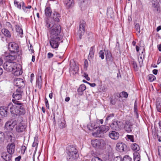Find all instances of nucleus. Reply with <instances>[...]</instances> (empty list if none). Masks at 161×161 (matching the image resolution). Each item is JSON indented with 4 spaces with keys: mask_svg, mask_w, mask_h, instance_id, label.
Masks as SVG:
<instances>
[{
    "mask_svg": "<svg viewBox=\"0 0 161 161\" xmlns=\"http://www.w3.org/2000/svg\"><path fill=\"white\" fill-rule=\"evenodd\" d=\"M53 19L55 21L58 22L59 21V18L60 17V14L57 12H55L53 13Z\"/></svg>",
    "mask_w": 161,
    "mask_h": 161,
    "instance_id": "obj_35",
    "label": "nucleus"
},
{
    "mask_svg": "<svg viewBox=\"0 0 161 161\" xmlns=\"http://www.w3.org/2000/svg\"><path fill=\"white\" fill-rule=\"evenodd\" d=\"M22 92L19 88L18 89L13 95V97L14 99L12 100L13 103L14 101H18L17 100H20L22 98Z\"/></svg>",
    "mask_w": 161,
    "mask_h": 161,
    "instance_id": "obj_11",
    "label": "nucleus"
},
{
    "mask_svg": "<svg viewBox=\"0 0 161 161\" xmlns=\"http://www.w3.org/2000/svg\"><path fill=\"white\" fill-rule=\"evenodd\" d=\"M131 149L136 152L139 150L140 147L136 143L132 144L131 145Z\"/></svg>",
    "mask_w": 161,
    "mask_h": 161,
    "instance_id": "obj_37",
    "label": "nucleus"
},
{
    "mask_svg": "<svg viewBox=\"0 0 161 161\" xmlns=\"http://www.w3.org/2000/svg\"><path fill=\"white\" fill-rule=\"evenodd\" d=\"M121 123V122L120 121L114 119L109 125L112 130L119 131L120 129Z\"/></svg>",
    "mask_w": 161,
    "mask_h": 161,
    "instance_id": "obj_6",
    "label": "nucleus"
},
{
    "mask_svg": "<svg viewBox=\"0 0 161 161\" xmlns=\"http://www.w3.org/2000/svg\"><path fill=\"white\" fill-rule=\"evenodd\" d=\"M135 28L136 31L138 32V34H139L140 32V26L139 23H137L136 24Z\"/></svg>",
    "mask_w": 161,
    "mask_h": 161,
    "instance_id": "obj_40",
    "label": "nucleus"
},
{
    "mask_svg": "<svg viewBox=\"0 0 161 161\" xmlns=\"http://www.w3.org/2000/svg\"><path fill=\"white\" fill-rule=\"evenodd\" d=\"M116 149L121 153L126 152L128 150L127 145L123 142L118 143L117 144Z\"/></svg>",
    "mask_w": 161,
    "mask_h": 161,
    "instance_id": "obj_10",
    "label": "nucleus"
},
{
    "mask_svg": "<svg viewBox=\"0 0 161 161\" xmlns=\"http://www.w3.org/2000/svg\"><path fill=\"white\" fill-rule=\"evenodd\" d=\"M88 66V63L87 60L86 59L84 61V66L85 68H87Z\"/></svg>",
    "mask_w": 161,
    "mask_h": 161,
    "instance_id": "obj_60",
    "label": "nucleus"
},
{
    "mask_svg": "<svg viewBox=\"0 0 161 161\" xmlns=\"http://www.w3.org/2000/svg\"><path fill=\"white\" fill-rule=\"evenodd\" d=\"M114 116V114L113 113L109 114L106 118V121H108V120L111 119Z\"/></svg>",
    "mask_w": 161,
    "mask_h": 161,
    "instance_id": "obj_49",
    "label": "nucleus"
},
{
    "mask_svg": "<svg viewBox=\"0 0 161 161\" xmlns=\"http://www.w3.org/2000/svg\"><path fill=\"white\" fill-rule=\"evenodd\" d=\"M132 65L135 70L136 71H138V67L137 66V64L135 61H133L132 62Z\"/></svg>",
    "mask_w": 161,
    "mask_h": 161,
    "instance_id": "obj_45",
    "label": "nucleus"
},
{
    "mask_svg": "<svg viewBox=\"0 0 161 161\" xmlns=\"http://www.w3.org/2000/svg\"><path fill=\"white\" fill-rule=\"evenodd\" d=\"M22 3V8L23 9L25 13H27L29 12V11L27 10V9H30L31 8V5H28L27 6H25V3H24V2H22L21 3Z\"/></svg>",
    "mask_w": 161,
    "mask_h": 161,
    "instance_id": "obj_31",
    "label": "nucleus"
},
{
    "mask_svg": "<svg viewBox=\"0 0 161 161\" xmlns=\"http://www.w3.org/2000/svg\"><path fill=\"white\" fill-rule=\"evenodd\" d=\"M86 89V87L85 84H81L77 89L78 94L80 95H82L83 92Z\"/></svg>",
    "mask_w": 161,
    "mask_h": 161,
    "instance_id": "obj_26",
    "label": "nucleus"
},
{
    "mask_svg": "<svg viewBox=\"0 0 161 161\" xmlns=\"http://www.w3.org/2000/svg\"><path fill=\"white\" fill-rule=\"evenodd\" d=\"M7 152L10 155L13 154L15 152V143H9L7 146Z\"/></svg>",
    "mask_w": 161,
    "mask_h": 161,
    "instance_id": "obj_12",
    "label": "nucleus"
},
{
    "mask_svg": "<svg viewBox=\"0 0 161 161\" xmlns=\"http://www.w3.org/2000/svg\"><path fill=\"white\" fill-rule=\"evenodd\" d=\"M29 51L31 53H34V50L33 47L32 45H31L30 47H29Z\"/></svg>",
    "mask_w": 161,
    "mask_h": 161,
    "instance_id": "obj_58",
    "label": "nucleus"
},
{
    "mask_svg": "<svg viewBox=\"0 0 161 161\" xmlns=\"http://www.w3.org/2000/svg\"><path fill=\"white\" fill-rule=\"evenodd\" d=\"M158 70L156 69H154L153 70V73L155 75H156L158 73Z\"/></svg>",
    "mask_w": 161,
    "mask_h": 161,
    "instance_id": "obj_64",
    "label": "nucleus"
},
{
    "mask_svg": "<svg viewBox=\"0 0 161 161\" xmlns=\"http://www.w3.org/2000/svg\"><path fill=\"white\" fill-rule=\"evenodd\" d=\"M114 96L116 99L121 97L120 94L118 92L115 93L114 94Z\"/></svg>",
    "mask_w": 161,
    "mask_h": 161,
    "instance_id": "obj_55",
    "label": "nucleus"
},
{
    "mask_svg": "<svg viewBox=\"0 0 161 161\" xmlns=\"http://www.w3.org/2000/svg\"><path fill=\"white\" fill-rule=\"evenodd\" d=\"M134 112L136 114L137 116V117H138V114L137 112V104L136 103V102L135 103V104H134Z\"/></svg>",
    "mask_w": 161,
    "mask_h": 161,
    "instance_id": "obj_54",
    "label": "nucleus"
},
{
    "mask_svg": "<svg viewBox=\"0 0 161 161\" xmlns=\"http://www.w3.org/2000/svg\"><path fill=\"white\" fill-rule=\"evenodd\" d=\"M45 103L46 107L48 109H49V104L48 103V101L46 98L45 99Z\"/></svg>",
    "mask_w": 161,
    "mask_h": 161,
    "instance_id": "obj_61",
    "label": "nucleus"
},
{
    "mask_svg": "<svg viewBox=\"0 0 161 161\" xmlns=\"http://www.w3.org/2000/svg\"><path fill=\"white\" fill-rule=\"evenodd\" d=\"M95 48V46H93L90 48L89 53L88 57V59L90 61L92 60L94 57Z\"/></svg>",
    "mask_w": 161,
    "mask_h": 161,
    "instance_id": "obj_21",
    "label": "nucleus"
},
{
    "mask_svg": "<svg viewBox=\"0 0 161 161\" xmlns=\"http://www.w3.org/2000/svg\"><path fill=\"white\" fill-rule=\"evenodd\" d=\"M109 100L110 104L113 105H114L115 104L116 101L114 99H113L112 97H110Z\"/></svg>",
    "mask_w": 161,
    "mask_h": 161,
    "instance_id": "obj_53",
    "label": "nucleus"
},
{
    "mask_svg": "<svg viewBox=\"0 0 161 161\" xmlns=\"http://www.w3.org/2000/svg\"><path fill=\"white\" fill-rule=\"evenodd\" d=\"M14 85L19 88L23 87L24 83L23 80L20 78H16L14 80Z\"/></svg>",
    "mask_w": 161,
    "mask_h": 161,
    "instance_id": "obj_15",
    "label": "nucleus"
},
{
    "mask_svg": "<svg viewBox=\"0 0 161 161\" xmlns=\"http://www.w3.org/2000/svg\"><path fill=\"white\" fill-rule=\"evenodd\" d=\"M134 161H140V156L139 153L137 152H135L134 153Z\"/></svg>",
    "mask_w": 161,
    "mask_h": 161,
    "instance_id": "obj_36",
    "label": "nucleus"
},
{
    "mask_svg": "<svg viewBox=\"0 0 161 161\" xmlns=\"http://www.w3.org/2000/svg\"><path fill=\"white\" fill-rule=\"evenodd\" d=\"M5 137V134L3 132L0 131V142L4 141Z\"/></svg>",
    "mask_w": 161,
    "mask_h": 161,
    "instance_id": "obj_43",
    "label": "nucleus"
},
{
    "mask_svg": "<svg viewBox=\"0 0 161 161\" xmlns=\"http://www.w3.org/2000/svg\"><path fill=\"white\" fill-rule=\"evenodd\" d=\"M1 157L5 161H9L11 159L12 156L10 154H7L6 152H4L2 153Z\"/></svg>",
    "mask_w": 161,
    "mask_h": 161,
    "instance_id": "obj_25",
    "label": "nucleus"
},
{
    "mask_svg": "<svg viewBox=\"0 0 161 161\" xmlns=\"http://www.w3.org/2000/svg\"><path fill=\"white\" fill-rule=\"evenodd\" d=\"M19 46L14 42H10L8 44V49L10 52L17 53L19 52Z\"/></svg>",
    "mask_w": 161,
    "mask_h": 161,
    "instance_id": "obj_9",
    "label": "nucleus"
},
{
    "mask_svg": "<svg viewBox=\"0 0 161 161\" xmlns=\"http://www.w3.org/2000/svg\"><path fill=\"white\" fill-rule=\"evenodd\" d=\"M5 137L7 141L10 142V143H14L16 141L15 137L11 132H6L5 133Z\"/></svg>",
    "mask_w": 161,
    "mask_h": 161,
    "instance_id": "obj_7",
    "label": "nucleus"
},
{
    "mask_svg": "<svg viewBox=\"0 0 161 161\" xmlns=\"http://www.w3.org/2000/svg\"><path fill=\"white\" fill-rule=\"evenodd\" d=\"M8 110V107H0V115L4 117H7L9 114Z\"/></svg>",
    "mask_w": 161,
    "mask_h": 161,
    "instance_id": "obj_19",
    "label": "nucleus"
},
{
    "mask_svg": "<svg viewBox=\"0 0 161 161\" xmlns=\"http://www.w3.org/2000/svg\"><path fill=\"white\" fill-rule=\"evenodd\" d=\"M122 95L123 96V97L125 98H127L128 96L127 93L123 91L121 92Z\"/></svg>",
    "mask_w": 161,
    "mask_h": 161,
    "instance_id": "obj_57",
    "label": "nucleus"
},
{
    "mask_svg": "<svg viewBox=\"0 0 161 161\" xmlns=\"http://www.w3.org/2000/svg\"><path fill=\"white\" fill-rule=\"evenodd\" d=\"M86 22L83 20H80V22L79 29L77 33L79 38L81 39L82 36L84 35L85 32L86 27Z\"/></svg>",
    "mask_w": 161,
    "mask_h": 161,
    "instance_id": "obj_5",
    "label": "nucleus"
},
{
    "mask_svg": "<svg viewBox=\"0 0 161 161\" xmlns=\"http://www.w3.org/2000/svg\"><path fill=\"white\" fill-rule=\"evenodd\" d=\"M99 57L102 59H103L104 58V53L103 50H101L100 51L99 53Z\"/></svg>",
    "mask_w": 161,
    "mask_h": 161,
    "instance_id": "obj_46",
    "label": "nucleus"
},
{
    "mask_svg": "<svg viewBox=\"0 0 161 161\" xmlns=\"http://www.w3.org/2000/svg\"><path fill=\"white\" fill-rule=\"evenodd\" d=\"M14 3V5L17 8L19 9H21L22 7L21 3H19L17 0H15Z\"/></svg>",
    "mask_w": 161,
    "mask_h": 161,
    "instance_id": "obj_38",
    "label": "nucleus"
},
{
    "mask_svg": "<svg viewBox=\"0 0 161 161\" xmlns=\"http://www.w3.org/2000/svg\"><path fill=\"white\" fill-rule=\"evenodd\" d=\"M15 27L16 31L18 33V35L21 37H22L23 36V33L21 26L19 25H15Z\"/></svg>",
    "mask_w": 161,
    "mask_h": 161,
    "instance_id": "obj_23",
    "label": "nucleus"
},
{
    "mask_svg": "<svg viewBox=\"0 0 161 161\" xmlns=\"http://www.w3.org/2000/svg\"><path fill=\"white\" fill-rule=\"evenodd\" d=\"M158 155L161 159V147H158Z\"/></svg>",
    "mask_w": 161,
    "mask_h": 161,
    "instance_id": "obj_59",
    "label": "nucleus"
},
{
    "mask_svg": "<svg viewBox=\"0 0 161 161\" xmlns=\"http://www.w3.org/2000/svg\"><path fill=\"white\" fill-rule=\"evenodd\" d=\"M38 141L35 138L34 142L32 144V146L33 147H36V148H37L38 145Z\"/></svg>",
    "mask_w": 161,
    "mask_h": 161,
    "instance_id": "obj_52",
    "label": "nucleus"
},
{
    "mask_svg": "<svg viewBox=\"0 0 161 161\" xmlns=\"http://www.w3.org/2000/svg\"><path fill=\"white\" fill-rule=\"evenodd\" d=\"M108 136L111 139L116 140L119 138V134L118 132L112 130L109 132Z\"/></svg>",
    "mask_w": 161,
    "mask_h": 161,
    "instance_id": "obj_20",
    "label": "nucleus"
},
{
    "mask_svg": "<svg viewBox=\"0 0 161 161\" xmlns=\"http://www.w3.org/2000/svg\"><path fill=\"white\" fill-rule=\"evenodd\" d=\"M70 68H72L73 70H75V72H78L79 68L75 62H70Z\"/></svg>",
    "mask_w": 161,
    "mask_h": 161,
    "instance_id": "obj_33",
    "label": "nucleus"
},
{
    "mask_svg": "<svg viewBox=\"0 0 161 161\" xmlns=\"http://www.w3.org/2000/svg\"><path fill=\"white\" fill-rule=\"evenodd\" d=\"M72 68H70L69 69V71L70 75H74L77 73H78V72H75V70H73Z\"/></svg>",
    "mask_w": 161,
    "mask_h": 161,
    "instance_id": "obj_48",
    "label": "nucleus"
},
{
    "mask_svg": "<svg viewBox=\"0 0 161 161\" xmlns=\"http://www.w3.org/2000/svg\"><path fill=\"white\" fill-rule=\"evenodd\" d=\"M126 137L130 141L132 142H134V137L133 136L127 135L126 136Z\"/></svg>",
    "mask_w": 161,
    "mask_h": 161,
    "instance_id": "obj_44",
    "label": "nucleus"
},
{
    "mask_svg": "<svg viewBox=\"0 0 161 161\" xmlns=\"http://www.w3.org/2000/svg\"><path fill=\"white\" fill-rule=\"evenodd\" d=\"M60 40V37L57 36L54 38L50 40L49 42L51 47L53 48H57L59 46Z\"/></svg>",
    "mask_w": 161,
    "mask_h": 161,
    "instance_id": "obj_8",
    "label": "nucleus"
},
{
    "mask_svg": "<svg viewBox=\"0 0 161 161\" xmlns=\"http://www.w3.org/2000/svg\"><path fill=\"white\" fill-rule=\"evenodd\" d=\"M91 142L93 147L96 148L99 147L101 145V142L98 139L92 140Z\"/></svg>",
    "mask_w": 161,
    "mask_h": 161,
    "instance_id": "obj_24",
    "label": "nucleus"
},
{
    "mask_svg": "<svg viewBox=\"0 0 161 161\" xmlns=\"http://www.w3.org/2000/svg\"><path fill=\"white\" fill-rule=\"evenodd\" d=\"M16 125H17V121H13L12 122L10 121H8L5 123V127L7 130H11Z\"/></svg>",
    "mask_w": 161,
    "mask_h": 161,
    "instance_id": "obj_13",
    "label": "nucleus"
},
{
    "mask_svg": "<svg viewBox=\"0 0 161 161\" xmlns=\"http://www.w3.org/2000/svg\"><path fill=\"white\" fill-rule=\"evenodd\" d=\"M3 67L7 72L11 71L13 75L15 76H19L21 75L22 73L21 65L15 62L6 61L4 63Z\"/></svg>",
    "mask_w": 161,
    "mask_h": 161,
    "instance_id": "obj_1",
    "label": "nucleus"
},
{
    "mask_svg": "<svg viewBox=\"0 0 161 161\" xmlns=\"http://www.w3.org/2000/svg\"><path fill=\"white\" fill-rule=\"evenodd\" d=\"M53 56V54L51 53H48L47 54V57L50 58H52Z\"/></svg>",
    "mask_w": 161,
    "mask_h": 161,
    "instance_id": "obj_62",
    "label": "nucleus"
},
{
    "mask_svg": "<svg viewBox=\"0 0 161 161\" xmlns=\"http://www.w3.org/2000/svg\"><path fill=\"white\" fill-rule=\"evenodd\" d=\"M109 127L106 125H103L99 127V130L97 131V134L105 133L109 130Z\"/></svg>",
    "mask_w": 161,
    "mask_h": 161,
    "instance_id": "obj_17",
    "label": "nucleus"
},
{
    "mask_svg": "<svg viewBox=\"0 0 161 161\" xmlns=\"http://www.w3.org/2000/svg\"><path fill=\"white\" fill-rule=\"evenodd\" d=\"M105 55L106 58L108 59L109 61L112 62L113 61L112 54L110 51L108 50H106L105 51Z\"/></svg>",
    "mask_w": 161,
    "mask_h": 161,
    "instance_id": "obj_27",
    "label": "nucleus"
},
{
    "mask_svg": "<svg viewBox=\"0 0 161 161\" xmlns=\"http://www.w3.org/2000/svg\"><path fill=\"white\" fill-rule=\"evenodd\" d=\"M83 76L85 78V79L89 81L90 80V78L88 77V74L86 73H84Z\"/></svg>",
    "mask_w": 161,
    "mask_h": 161,
    "instance_id": "obj_56",
    "label": "nucleus"
},
{
    "mask_svg": "<svg viewBox=\"0 0 161 161\" xmlns=\"http://www.w3.org/2000/svg\"><path fill=\"white\" fill-rule=\"evenodd\" d=\"M66 151L67 161H75L79 157L78 150L74 146H67Z\"/></svg>",
    "mask_w": 161,
    "mask_h": 161,
    "instance_id": "obj_2",
    "label": "nucleus"
},
{
    "mask_svg": "<svg viewBox=\"0 0 161 161\" xmlns=\"http://www.w3.org/2000/svg\"><path fill=\"white\" fill-rule=\"evenodd\" d=\"M91 161H103V160L98 157L94 156L92 158Z\"/></svg>",
    "mask_w": 161,
    "mask_h": 161,
    "instance_id": "obj_47",
    "label": "nucleus"
},
{
    "mask_svg": "<svg viewBox=\"0 0 161 161\" xmlns=\"http://www.w3.org/2000/svg\"><path fill=\"white\" fill-rule=\"evenodd\" d=\"M14 103L17 104L16 115L20 116L24 115L25 113V111L24 108V104L20 101H15Z\"/></svg>",
    "mask_w": 161,
    "mask_h": 161,
    "instance_id": "obj_3",
    "label": "nucleus"
},
{
    "mask_svg": "<svg viewBox=\"0 0 161 161\" xmlns=\"http://www.w3.org/2000/svg\"><path fill=\"white\" fill-rule=\"evenodd\" d=\"M148 77V80L150 82H152L156 79L155 76L152 74L149 75Z\"/></svg>",
    "mask_w": 161,
    "mask_h": 161,
    "instance_id": "obj_39",
    "label": "nucleus"
},
{
    "mask_svg": "<svg viewBox=\"0 0 161 161\" xmlns=\"http://www.w3.org/2000/svg\"><path fill=\"white\" fill-rule=\"evenodd\" d=\"M152 2V7L153 10L156 12L159 13L160 11V8L158 1L155 0V1Z\"/></svg>",
    "mask_w": 161,
    "mask_h": 161,
    "instance_id": "obj_18",
    "label": "nucleus"
},
{
    "mask_svg": "<svg viewBox=\"0 0 161 161\" xmlns=\"http://www.w3.org/2000/svg\"><path fill=\"white\" fill-rule=\"evenodd\" d=\"M2 32L6 37L8 38L11 37V33L8 29H3L2 30Z\"/></svg>",
    "mask_w": 161,
    "mask_h": 161,
    "instance_id": "obj_30",
    "label": "nucleus"
},
{
    "mask_svg": "<svg viewBox=\"0 0 161 161\" xmlns=\"http://www.w3.org/2000/svg\"><path fill=\"white\" fill-rule=\"evenodd\" d=\"M156 105L158 111L161 113V103L157 102L156 103Z\"/></svg>",
    "mask_w": 161,
    "mask_h": 161,
    "instance_id": "obj_41",
    "label": "nucleus"
},
{
    "mask_svg": "<svg viewBox=\"0 0 161 161\" xmlns=\"http://www.w3.org/2000/svg\"><path fill=\"white\" fill-rule=\"evenodd\" d=\"M27 147L25 146H22L21 147V153L24 154L26 150Z\"/></svg>",
    "mask_w": 161,
    "mask_h": 161,
    "instance_id": "obj_51",
    "label": "nucleus"
},
{
    "mask_svg": "<svg viewBox=\"0 0 161 161\" xmlns=\"http://www.w3.org/2000/svg\"><path fill=\"white\" fill-rule=\"evenodd\" d=\"M16 127V130L18 132H23L25 128V125L23 124L22 123L20 122L18 125L17 124Z\"/></svg>",
    "mask_w": 161,
    "mask_h": 161,
    "instance_id": "obj_22",
    "label": "nucleus"
},
{
    "mask_svg": "<svg viewBox=\"0 0 161 161\" xmlns=\"http://www.w3.org/2000/svg\"><path fill=\"white\" fill-rule=\"evenodd\" d=\"M52 10L50 7H47L45 10V13L47 17H50L51 14Z\"/></svg>",
    "mask_w": 161,
    "mask_h": 161,
    "instance_id": "obj_34",
    "label": "nucleus"
},
{
    "mask_svg": "<svg viewBox=\"0 0 161 161\" xmlns=\"http://www.w3.org/2000/svg\"><path fill=\"white\" fill-rule=\"evenodd\" d=\"M132 123L130 120L125 121L124 128L126 132L130 133L132 131Z\"/></svg>",
    "mask_w": 161,
    "mask_h": 161,
    "instance_id": "obj_16",
    "label": "nucleus"
},
{
    "mask_svg": "<svg viewBox=\"0 0 161 161\" xmlns=\"http://www.w3.org/2000/svg\"><path fill=\"white\" fill-rule=\"evenodd\" d=\"M42 78L41 76H39L38 78H36V86L38 87L39 89H41L42 87L41 85Z\"/></svg>",
    "mask_w": 161,
    "mask_h": 161,
    "instance_id": "obj_29",
    "label": "nucleus"
},
{
    "mask_svg": "<svg viewBox=\"0 0 161 161\" xmlns=\"http://www.w3.org/2000/svg\"><path fill=\"white\" fill-rule=\"evenodd\" d=\"M123 159L124 161H131L132 158H130L129 155H125Z\"/></svg>",
    "mask_w": 161,
    "mask_h": 161,
    "instance_id": "obj_42",
    "label": "nucleus"
},
{
    "mask_svg": "<svg viewBox=\"0 0 161 161\" xmlns=\"http://www.w3.org/2000/svg\"><path fill=\"white\" fill-rule=\"evenodd\" d=\"M21 157L20 156H19L18 157L16 158H15V161H20V159H21Z\"/></svg>",
    "mask_w": 161,
    "mask_h": 161,
    "instance_id": "obj_63",
    "label": "nucleus"
},
{
    "mask_svg": "<svg viewBox=\"0 0 161 161\" xmlns=\"http://www.w3.org/2000/svg\"><path fill=\"white\" fill-rule=\"evenodd\" d=\"M123 159L121 156H117L115 157L114 161H123Z\"/></svg>",
    "mask_w": 161,
    "mask_h": 161,
    "instance_id": "obj_50",
    "label": "nucleus"
},
{
    "mask_svg": "<svg viewBox=\"0 0 161 161\" xmlns=\"http://www.w3.org/2000/svg\"><path fill=\"white\" fill-rule=\"evenodd\" d=\"M97 126L95 125V123H92L90 125L87 126V128L90 130L92 131L97 128Z\"/></svg>",
    "mask_w": 161,
    "mask_h": 161,
    "instance_id": "obj_32",
    "label": "nucleus"
},
{
    "mask_svg": "<svg viewBox=\"0 0 161 161\" xmlns=\"http://www.w3.org/2000/svg\"><path fill=\"white\" fill-rule=\"evenodd\" d=\"M64 4L69 8L73 6L74 4V2L73 0H64Z\"/></svg>",
    "mask_w": 161,
    "mask_h": 161,
    "instance_id": "obj_28",
    "label": "nucleus"
},
{
    "mask_svg": "<svg viewBox=\"0 0 161 161\" xmlns=\"http://www.w3.org/2000/svg\"><path fill=\"white\" fill-rule=\"evenodd\" d=\"M17 53L11 52H5L3 56L5 57V59L7 61L12 62L17 58Z\"/></svg>",
    "mask_w": 161,
    "mask_h": 161,
    "instance_id": "obj_4",
    "label": "nucleus"
},
{
    "mask_svg": "<svg viewBox=\"0 0 161 161\" xmlns=\"http://www.w3.org/2000/svg\"><path fill=\"white\" fill-rule=\"evenodd\" d=\"M9 103L8 106V110H9L10 112L12 114H15L16 115V108H17V104L14 103Z\"/></svg>",
    "mask_w": 161,
    "mask_h": 161,
    "instance_id": "obj_14",
    "label": "nucleus"
}]
</instances>
